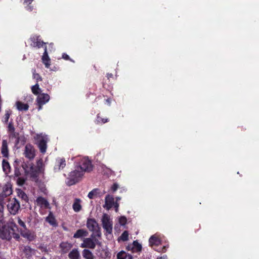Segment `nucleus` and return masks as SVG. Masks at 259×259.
I'll return each mask as SVG.
<instances>
[{
	"instance_id": "8",
	"label": "nucleus",
	"mask_w": 259,
	"mask_h": 259,
	"mask_svg": "<svg viewBox=\"0 0 259 259\" xmlns=\"http://www.w3.org/2000/svg\"><path fill=\"white\" fill-rule=\"evenodd\" d=\"M87 226L90 231L97 233V235L100 236V228L98 223L95 219H88L87 223Z\"/></svg>"
},
{
	"instance_id": "21",
	"label": "nucleus",
	"mask_w": 259,
	"mask_h": 259,
	"mask_svg": "<svg viewBox=\"0 0 259 259\" xmlns=\"http://www.w3.org/2000/svg\"><path fill=\"white\" fill-rule=\"evenodd\" d=\"M16 106L19 111H27L29 108L27 104H24L20 101L16 102Z\"/></svg>"
},
{
	"instance_id": "28",
	"label": "nucleus",
	"mask_w": 259,
	"mask_h": 259,
	"mask_svg": "<svg viewBox=\"0 0 259 259\" xmlns=\"http://www.w3.org/2000/svg\"><path fill=\"white\" fill-rule=\"evenodd\" d=\"M3 168L6 174H8L10 172V165L9 162L5 160L3 161Z\"/></svg>"
},
{
	"instance_id": "38",
	"label": "nucleus",
	"mask_w": 259,
	"mask_h": 259,
	"mask_svg": "<svg viewBox=\"0 0 259 259\" xmlns=\"http://www.w3.org/2000/svg\"><path fill=\"white\" fill-rule=\"evenodd\" d=\"M108 119H104L102 118L99 116L97 117V122L99 123H104L106 122H107Z\"/></svg>"
},
{
	"instance_id": "35",
	"label": "nucleus",
	"mask_w": 259,
	"mask_h": 259,
	"mask_svg": "<svg viewBox=\"0 0 259 259\" xmlns=\"http://www.w3.org/2000/svg\"><path fill=\"white\" fill-rule=\"evenodd\" d=\"M17 222L19 225L21 227L20 229H25L26 228L25 223L22 221L19 218H17Z\"/></svg>"
},
{
	"instance_id": "23",
	"label": "nucleus",
	"mask_w": 259,
	"mask_h": 259,
	"mask_svg": "<svg viewBox=\"0 0 259 259\" xmlns=\"http://www.w3.org/2000/svg\"><path fill=\"white\" fill-rule=\"evenodd\" d=\"M88 235L87 231L83 229H79L74 234L73 237L75 238H79L83 236H86Z\"/></svg>"
},
{
	"instance_id": "41",
	"label": "nucleus",
	"mask_w": 259,
	"mask_h": 259,
	"mask_svg": "<svg viewBox=\"0 0 259 259\" xmlns=\"http://www.w3.org/2000/svg\"><path fill=\"white\" fill-rule=\"evenodd\" d=\"M61 246L62 248L66 247H68L69 248H71V245L69 243H62L61 244Z\"/></svg>"
},
{
	"instance_id": "24",
	"label": "nucleus",
	"mask_w": 259,
	"mask_h": 259,
	"mask_svg": "<svg viewBox=\"0 0 259 259\" xmlns=\"http://www.w3.org/2000/svg\"><path fill=\"white\" fill-rule=\"evenodd\" d=\"M68 256L70 259H79L80 254L77 249H74L69 253Z\"/></svg>"
},
{
	"instance_id": "39",
	"label": "nucleus",
	"mask_w": 259,
	"mask_h": 259,
	"mask_svg": "<svg viewBox=\"0 0 259 259\" xmlns=\"http://www.w3.org/2000/svg\"><path fill=\"white\" fill-rule=\"evenodd\" d=\"M33 78L36 80L37 82H38V80H41V78L40 76H39V75L38 74L35 73V70L33 72Z\"/></svg>"
},
{
	"instance_id": "20",
	"label": "nucleus",
	"mask_w": 259,
	"mask_h": 259,
	"mask_svg": "<svg viewBox=\"0 0 259 259\" xmlns=\"http://www.w3.org/2000/svg\"><path fill=\"white\" fill-rule=\"evenodd\" d=\"M1 153L3 156L7 157L9 155L8 143L6 140H3L1 148Z\"/></svg>"
},
{
	"instance_id": "12",
	"label": "nucleus",
	"mask_w": 259,
	"mask_h": 259,
	"mask_svg": "<svg viewBox=\"0 0 259 259\" xmlns=\"http://www.w3.org/2000/svg\"><path fill=\"white\" fill-rule=\"evenodd\" d=\"M114 202V197L110 195H107L105 198V204L103 205V207L109 210L113 206Z\"/></svg>"
},
{
	"instance_id": "47",
	"label": "nucleus",
	"mask_w": 259,
	"mask_h": 259,
	"mask_svg": "<svg viewBox=\"0 0 259 259\" xmlns=\"http://www.w3.org/2000/svg\"><path fill=\"white\" fill-rule=\"evenodd\" d=\"M45 104H38V110H40L41 109H42V106L43 105H44Z\"/></svg>"
},
{
	"instance_id": "9",
	"label": "nucleus",
	"mask_w": 259,
	"mask_h": 259,
	"mask_svg": "<svg viewBox=\"0 0 259 259\" xmlns=\"http://www.w3.org/2000/svg\"><path fill=\"white\" fill-rule=\"evenodd\" d=\"M98 244V241L93 238H87L84 239L83 242L81 244L80 247L82 248H95L96 245Z\"/></svg>"
},
{
	"instance_id": "26",
	"label": "nucleus",
	"mask_w": 259,
	"mask_h": 259,
	"mask_svg": "<svg viewBox=\"0 0 259 259\" xmlns=\"http://www.w3.org/2000/svg\"><path fill=\"white\" fill-rule=\"evenodd\" d=\"M46 221L52 226H57L56 220L51 212H50L48 217L46 218Z\"/></svg>"
},
{
	"instance_id": "48",
	"label": "nucleus",
	"mask_w": 259,
	"mask_h": 259,
	"mask_svg": "<svg viewBox=\"0 0 259 259\" xmlns=\"http://www.w3.org/2000/svg\"><path fill=\"white\" fill-rule=\"evenodd\" d=\"M15 175L16 176L19 177V176L20 175V173H19V171L16 170Z\"/></svg>"
},
{
	"instance_id": "15",
	"label": "nucleus",
	"mask_w": 259,
	"mask_h": 259,
	"mask_svg": "<svg viewBox=\"0 0 259 259\" xmlns=\"http://www.w3.org/2000/svg\"><path fill=\"white\" fill-rule=\"evenodd\" d=\"M50 100V96L47 94H41L37 96V104H46Z\"/></svg>"
},
{
	"instance_id": "29",
	"label": "nucleus",
	"mask_w": 259,
	"mask_h": 259,
	"mask_svg": "<svg viewBox=\"0 0 259 259\" xmlns=\"http://www.w3.org/2000/svg\"><path fill=\"white\" fill-rule=\"evenodd\" d=\"M127 257H128V259H132L133 258L131 255L128 254L127 255L126 252L123 251L119 252L117 255L118 259H125Z\"/></svg>"
},
{
	"instance_id": "51",
	"label": "nucleus",
	"mask_w": 259,
	"mask_h": 259,
	"mask_svg": "<svg viewBox=\"0 0 259 259\" xmlns=\"http://www.w3.org/2000/svg\"><path fill=\"white\" fill-rule=\"evenodd\" d=\"M165 250H166L165 247H164L163 248L162 251H163V252H165Z\"/></svg>"
},
{
	"instance_id": "43",
	"label": "nucleus",
	"mask_w": 259,
	"mask_h": 259,
	"mask_svg": "<svg viewBox=\"0 0 259 259\" xmlns=\"http://www.w3.org/2000/svg\"><path fill=\"white\" fill-rule=\"evenodd\" d=\"M62 58L65 60H68L69 59V57L68 55L66 54H63L62 55Z\"/></svg>"
},
{
	"instance_id": "13",
	"label": "nucleus",
	"mask_w": 259,
	"mask_h": 259,
	"mask_svg": "<svg viewBox=\"0 0 259 259\" xmlns=\"http://www.w3.org/2000/svg\"><path fill=\"white\" fill-rule=\"evenodd\" d=\"M36 204L41 208H49L50 204L49 202L42 197H38L36 200Z\"/></svg>"
},
{
	"instance_id": "45",
	"label": "nucleus",
	"mask_w": 259,
	"mask_h": 259,
	"mask_svg": "<svg viewBox=\"0 0 259 259\" xmlns=\"http://www.w3.org/2000/svg\"><path fill=\"white\" fill-rule=\"evenodd\" d=\"M157 259H167V256L166 255H164L162 256L157 257Z\"/></svg>"
},
{
	"instance_id": "2",
	"label": "nucleus",
	"mask_w": 259,
	"mask_h": 259,
	"mask_svg": "<svg viewBox=\"0 0 259 259\" xmlns=\"http://www.w3.org/2000/svg\"><path fill=\"white\" fill-rule=\"evenodd\" d=\"M44 163L42 160H39L36 162V167H34L32 164L29 162H23L22 167L25 171V173L27 176L31 178H36L39 172H43Z\"/></svg>"
},
{
	"instance_id": "31",
	"label": "nucleus",
	"mask_w": 259,
	"mask_h": 259,
	"mask_svg": "<svg viewBox=\"0 0 259 259\" xmlns=\"http://www.w3.org/2000/svg\"><path fill=\"white\" fill-rule=\"evenodd\" d=\"M119 240L123 241H127L128 239V233L127 231H124L120 236Z\"/></svg>"
},
{
	"instance_id": "46",
	"label": "nucleus",
	"mask_w": 259,
	"mask_h": 259,
	"mask_svg": "<svg viewBox=\"0 0 259 259\" xmlns=\"http://www.w3.org/2000/svg\"><path fill=\"white\" fill-rule=\"evenodd\" d=\"M26 9H27V10H28L29 11H31L33 10V8L31 6H27L26 7Z\"/></svg>"
},
{
	"instance_id": "14",
	"label": "nucleus",
	"mask_w": 259,
	"mask_h": 259,
	"mask_svg": "<svg viewBox=\"0 0 259 259\" xmlns=\"http://www.w3.org/2000/svg\"><path fill=\"white\" fill-rule=\"evenodd\" d=\"M66 165V162L64 158H58L56 160V164L54 166V170L55 171H59L61 169L63 168Z\"/></svg>"
},
{
	"instance_id": "52",
	"label": "nucleus",
	"mask_w": 259,
	"mask_h": 259,
	"mask_svg": "<svg viewBox=\"0 0 259 259\" xmlns=\"http://www.w3.org/2000/svg\"><path fill=\"white\" fill-rule=\"evenodd\" d=\"M25 249H26V250H27V249L30 250V248H29V247H25Z\"/></svg>"
},
{
	"instance_id": "37",
	"label": "nucleus",
	"mask_w": 259,
	"mask_h": 259,
	"mask_svg": "<svg viewBox=\"0 0 259 259\" xmlns=\"http://www.w3.org/2000/svg\"><path fill=\"white\" fill-rule=\"evenodd\" d=\"M126 219L124 217H121L119 218V223L121 225H124L126 223Z\"/></svg>"
},
{
	"instance_id": "54",
	"label": "nucleus",
	"mask_w": 259,
	"mask_h": 259,
	"mask_svg": "<svg viewBox=\"0 0 259 259\" xmlns=\"http://www.w3.org/2000/svg\"><path fill=\"white\" fill-rule=\"evenodd\" d=\"M112 74H110V75H109V76H108V78H109V77H112Z\"/></svg>"
},
{
	"instance_id": "32",
	"label": "nucleus",
	"mask_w": 259,
	"mask_h": 259,
	"mask_svg": "<svg viewBox=\"0 0 259 259\" xmlns=\"http://www.w3.org/2000/svg\"><path fill=\"white\" fill-rule=\"evenodd\" d=\"M32 92L35 95H38L40 91V88L38 83H36L34 85H33L31 88Z\"/></svg>"
},
{
	"instance_id": "7",
	"label": "nucleus",
	"mask_w": 259,
	"mask_h": 259,
	"mask_svg": "<svg viewBox=\"0 0 259 259\" xmlns=\"http://www.w3.org/2000/svg\"><path fill=\"white\" fill-rule=\"evenodd\" d=\"M7 206L10 212L12 214H15L20 208V204L16 198H13L10 200Z\"/></svg>"
},
{
	"instance_id": "34",
	"label": "nucleus",
	"mask_w": 259,
	"mask_h": 259,
	"mask_svg": "<svg viewBox=\"0 0 259 259\" xmlns=\"http://www.w3.org/2000/svg\"><path fill=\"white\" fill-rule=\"evenodd\" d=\"M11 114V112L10 110H7L6 111V113L3 119L4 122L7 123L8 121Z\"/></svg>"
},
{
	"instance_id": "27",
	"label": "nucleus",
	"mask_w": 259,
	"mask_h": 259,
	"mask_svg": "<svg viewBox=\"0 0 259 259\" xmlns=\"http://www.w3.org/2000/svg\"><path fill=\"white\" fill-rule=\"evenodd\" d=\"M82 255L85 259H94V255L91 251L88 249H84L82 251Z\"/></svg>"
},
{
	"instance_id": "53",
	"label": "nucleus",
	"mask_w": 259,
	"mask_h": 259,
	"mask_svg": "<svg viewBox=\"0 0 259 259\" xmlns=\"http://www.w3.org/2000/svg\"><path fill=\"white\" fill-rule=\"evenodd\" d=\"M112 74H110V75H109V76H108V78H109V77H112Z\"/></svg>"
},
{
	"instance_id": "5",
	"label": "nucleus",
	"mask_w": 259,
	"mask_h": 259,
	"mask_svg": "<svg viewBox=\"0 0 259 259\" xmlns=\"http://www.w3.org/2000/svg\"><path fill=\"white\" fill-rule=\"evenodd\" d=\"M35 139L40 152L45 153L47 148V143L48 141L47 136L42 134L37 135L35 137Z\"/></svg>"
},
{
	"instance_id": "33",
	"label": "nucleus",
	"mask_w": 259,
	"mask_h": 259,
	"mask_svg": "<svg viewBox=\"0 0 259 259\" xmlns=\"http://www.w3.org/2000/svg\"><path fill=\"white\" fill-rule=\"evenodd\" d=\"M8 131L13 136H15V128L12 122H10L8 126Z\"/></svg>"
},
{
	"instance_id": "25",
	"label": "nucleus",
	"mask_w": 259,
	"mask_h": 259,
	"mask_svg": "<svg viewBox=\"0 0 259 259\" xmlns=\"http://www.w3.org/2000/svg\"><path fill=\"white\" fill-rule=\"evenodd\" d=\"M100 191L98 189H94L88 194V197L90 199H94L99 196Z\"/></svg>"
},
{
	"instance_id": "42",
	"label": "nucleus",
	"mask_w": 259,
	"mask_h": 259,
	"mask_svg": "<svg viewBox=\"0 0 259 259\" xmlns=\"http://www.w3.org/2000/svg\"><path fill=\"white\" fill-rule=\"evenodd\" d=\"M113 206L115 208V210L116 212H117L118 210L119 204L117 202H114Z\"/></svg>"
},
{
	"instance_id": "44",
	"label": "nucleus",
	"mask_w": 259,
	"mask_h": 259,
	"mask_svg": "<svg viewBox=\"0 0 259 259\" xmlns=\"http://www.w3.org/2000/svg\"><path fill=\"white\" fill-rule=\"evenodd\" d=\"M32 1H33V0H25L24 3L25 5H28V4H31Z\"/></svg>"
},
{
	"instance_id": "1",
	"label": "nucleus",
	"mask_w": 259,
	"mask_h": 259,
	"mask_svg": "<svg viewBox=\"0 0 259 259\" xmlns=\"http://www.w3.org/2000/svg\"><path fill=\"white\" fill-rule=\"evenodd\" d=\"M20 234L22 237L31 241L34 239V233L28 230L19 229L17 226L13 221H10L8 224V228H5L4 230H1V236L3 239L9 240L11 238L18 239L20 238Z\"/></svg>"
},
{
	"instance_id": "50",
	"label": "nucleus",
	"mask_w": 259,
	"mask_h": 259,
	"mask_svg": "<svg viewBox=\"0 0 259 259\" xmlns=\"http://www.w3.org/2000/svg\"><path fill=\"white\" fill-rule=\"evenodd\" d=\"M106 102H107L108 104L109 105L110 104V100L109 99H108L106 100Z\"/></svg>"
},
{
	"instance_id": "11",
	"label": "nucleus",
	"mask_w": 259,
	"mask_h": 259,
	"mask_svg": "<svg viewBox=\"0 0 259 259\" xmlns=\"http://www.w3.org/2000/svg\"><path fill=\"white\" fill-rule=\"evenodd\" d=\"M12 193V190L11 186L10 184L5 185L2 189V192L0 193V201H3V199L10 195Z\"/></svg>"
},
{
	"instance_id": "17",
	"label": "nucleus",
	"mask_w": 259,
	"mask_h": 259,
	"mask_svg": "<svg viewBox=\"0 0 259 259\" xmlns=\"http://www.w3.org/2000/svg\"><path fill=\"white\" fill-rule=\"evenodd\" d=\"M32 42L31 45L34 47H38V48L42 47L45 44L42 41H41L39 36H34L31 38Z\"/></svg>"
},
{
	"instance_id": "55",
	"label": "nucleus",
	"mask_w": 259,
	"mask_h": 259,
	"mask_svg": "<svg viewBox=\"0 0 259 259\" xmlns=\"http://www.w3.org/2000/svg\"><path fill=\"white\" fill-rule=\"evenodd\" d=\"M41 259H46V258L42 257Z\"/></svg>"
},
{
	"instance_id": "19",
	"label": "nucleus",
	"mask_w": 259,
	"mask_h": 259,
	"mask_svg": "<svg viewBox=\"0 0 259 259\" xmlns=\"http://www.w3.org/2000/svg\"><path fill=\"white\" fill-rule=\"evenodd\" d=\"M149 242L150 246H158L161 244V240L156 235H154L149 238Z\"/></svg>"
},
{
	"instance_id": "18",
	"label": "nucleus",
	"mask_w": 259,
	"mask_h": 259,
	"mask_svg": "<svg viewBox=\"0 0 259 259\" xmlns=\"http://www.w3.org/2000/svg\"><path fill=\"white\" fill-rule=\"evenodd\" d=\"M42 61L46 68H49L50 66V59L48 56L47 47L45 48V51L42 57Z\"/></svg>"
},
{
	"instance_id": "6",
	"label": "nucleus",
	"mask_w": 259,
	"mask_h": 259,
	"mask_svg": "<svg viewBox=\"0 0 259 259\" xmlns=\"http://www.w3.org/2000/svg\"><path fill=\"white\" fill-rule=\"evenodd\" d=\"M102 226L106 233L111 234L112 232V222L109 216L107 214H104L102 218Z\"/></svg>"
},
{
	"instance_id": "4",
	"label": "nucleus",
	"mask_w": 259,
	"mask_h": 259,
	"mask_svg": "<svg viewBox=\"0 0 259 259\" xmlns=\"http://www.w3.org/2000/svg\"><path fill=\"white\" fill-rule=\"evenodd\" d=\"M76 166L78 169H80L83 172H90L93 169V165L90 160L88 157H80Z\"/></svg>"
},
{
	"instance_id": "3",
	"label": "nucleus",
	"mask_w": 259,
	"mask_h": 259,
	"mask_svg": "<svg viewBox=\"0 0 259 259\" xmlns=\"http://www.w3.org/2000/svg\"><path fill=\"white\" fill-rule=\"evenodd\" d=\"M84 172L80 169H78L77 166L75 169L71 171L68 178L67 185L71 186L75 184L81 180L84 175Z\"/></svg>"
},
{
	"instance_id": "16",
	"label": "nucleus",
	"mask_w": 259,
	"mask_h": 259,
	"mask_svg": "<svg viewBox=\"0 0 259 259\" xmlns=\"http://www.w3.org/2000/svg\"><path fill=\"white\" fill-rule=\"evenodd\" d=\"M128 250H132L135 252L140 251L142 249V245L137 241H134L132 244L128 245L127 247Z\"/></svg>"
},
{
	"instance_id": "49",
	"label": "nucleus",
	"mask_w": 259,
	"mask_h": 259,
	"mask_svg": "<svg viewBox=\"0 0 259 259\" xmlns=\"http://www.w3.org/2000/svg\"><path fill=\"white\" fill-rule=\"evenodd\" d=\"M120 199H121V198H120V197H117L116 198V202H118V201H119Z\"/></svg>"
},
{
	"instance_id": "40",
	"label": "nucleus",
	"mask_w": 259,
	"mask_h": 259,
	"mask_svg": "<svg viewBox=\"0 0 259 259\" xmlns=\"http://www.w3.org/2000/svg\"><path fill=\"white\" fill-rule=\"evenodd\" d=\"M118 186L117 184H114L112 187H111V190L112 191V192H114L116 191L118 188Z\"/></svg>"
},
{
	"instance_id": "10",
	"label": "nucleus",
	"mask_w": 259,
	"mask_h": 259,
	"mask_svg": "<svg viewBox=\"0 0 259 259\" xmlns=\"http://www.w3.org/2000/svg\"><path fill=\"white\" fill-rule=\"evenodd\" d=\"M24 155L27 158L29 159H33L35 156V150L34 147L30 144L26 145L24 151Z\"/></svg>"
},
{
	"instance_id": "36",
	"label": "nucleus",
	"mask_w": 259,
	"mask_h": 259,
	"mask_svg": "<svg viewBox=\"0 0 259 259\" xmlns=\"http://www.w3.org/2000/svg\"><path fill=\"white\" fill-rule=\"evenodd\" d=\"M25 182V179L22 177H18L17 180V183L19 186H22Z\"/></svg>"
},
{
	"instance_id": "30",
	"label": "nucleus",
	"mask_w": 259,
	"mask_h": 259,
	"mask_svg": "<svg viewBox=\"0 0 259 259\" xmlns=\"http://www.w3.org/2000/svg\"><path fill=\"white\" fill-rule=\"evenodd\" d=\"M17 195L19 197L21 198L22 199L26 201L27 200V196L26 194L21 190L18 189L17 191Z\"/></svg>"
},
{
	"instance_id": "22",
	"label": "nucleus",
	"mask_w": 259,
	"mask_h": 259,
	"mask_svg": "<svg viewBox=\"0 0 259 259\" xmlns=\"http://www.w3.org/2000/svg\"><path fill=\"white\" fill-rule=\"evenodd\" d=\"M72 207L74 211H79L81 209V200L78 198H76L73 204Z\"/></svg>"
}]
</instances>
